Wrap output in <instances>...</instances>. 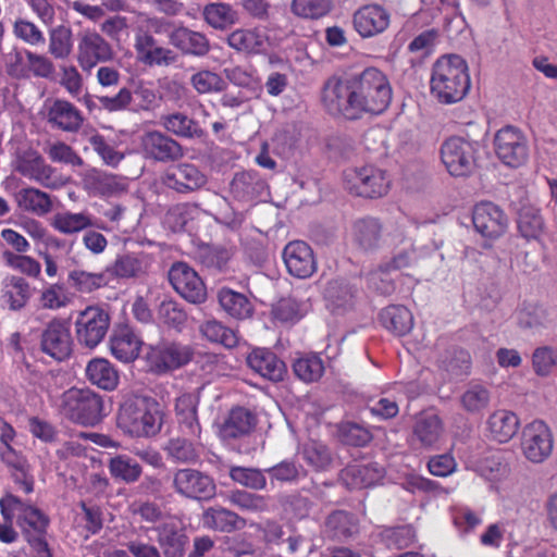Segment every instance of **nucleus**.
Listing matches in <instances>:
<instances>
[{
	"mask_svg": "<svg viewBox=\"0 0 557 557\" xmlns=\"http://www.w3.org/2000/svg\"><path fill=\"white\" fill-rule=\"evenodd\" d=\"M392 100L387 77L375 67H367L350 77V120L362 113L381 114Z\"/></svg>",
	"mask_w": 557,
	"mask_h": 557,
	"instance_id": "1",
	"label": "nucleus"
},
{
	"mask_svg": "<svg viewBox=\"0 0 557 557\" xmlns=\"http://www.w3.org/2000/svg\"><path fill=\"white\" fill-rule=\"evenodd\" d=\"M1 513L4 521L12 522L16 518L23 536L40 557H52L46 534L49 518L39 508L23 503L14 495H7L0 499Z\"/></svg>",
	"mask_w": 557,
	"mask_h": 557,
	"instance_id": "2",
	"label": "nucleus"
},
{
	"mask_svg": "<svg viewBox=\"0 0 557 557\" xmlns=\"http://www.w3.org/2000/svg\"><path fill=\"white\" fill-rule=\"evenodd\" d=\"M431 92L442 103H455L470 89L467 62L453 54L440 58L432 69Z\"/></svg>",
	"mask_w": 557,
	"mask_h": 557,
	"instance_id": "3",
	"label": "nucleus"
},
{
	"mask_svg": "<svg viewBox=\"0 0 557 557\" xmlns=\"http://www.w3.org/2000/svg\"><path fill=\"white\" fill-rule=\"evenodd\" d=\"M164 412L153 398L135 396L123 403L117 414V426L134 437H149L161 431Z\"/></svg>",
	"mask_w": 557,
	"mask_h": 557,
	"instance_id": "4",
	"label": "nucleus"
},
{
	"mask_svg": "<svg viewBox=\"0 0 557 557\" xmlns=\"http://www.w3.org/2000/svg\"><path fill=\"white\" fill-rule=\"evenodd\" d=\"M60 410L72 422L94 426L103 417V401L90 389L70 388L61 396Z\"/></svg>",
	"mask_w": 557,
	"mask_h": 557,
	"instance_id": "5",
	"label": "nucleus"
},
{
	"mask_svg": "<svg viewBox=\"0 0 557 557\" xmlns=\"http://www.w3.org/2000/svg\"><path fill=\"white\" fill-rule=\"evenodd\" d=\"M15 171L48 189H59L67 182L38 151L32 149L16 157Z\"/></svg>",
	"mask_w": 557,
	"mask_h": 557,
	"instance_id": "6",
	"label": "nucleus"
},
{
	"mask_svg": "<svg viewBox=\"0 0 557 557\" xmlns=\"http://www.w3.org/2000/svg\"><path fill=\"white\" fill-rule=\"evenodd\" d=\"M75 59L83 72L89 73L100 63L113 60L111 44L95 29H83L77 34Z\"/></svg>",
	"mask_w": 557,
	"mask_h": 557,
	"instance_id": "7",
	"label": "nucleus"
},
{
	"mask_svg": "<svg viewBox=\"0 0 557 557\" xmlns=\"http://www.w3.org/2000/svg\"><path fill=\"white\" fill-rule=\"evenodd\" d=\"M194 357L189 345L177 342H161L150 346L146 354V363L153 373H166L186 366Z\"/></svg>",
	"mask_w": 557,
	"mask_h": 557,
	"instance_id": "8",
	"label": "nucleus"
},
{
	"mask_svg": "<svg viewBox=\"0 0 557 557\" xmlns=\"http://www.w3.org/2000/svg\"><path fill=\"white\" fill-rule=\"evenodd\" d=\"M441 159L451 176H469L475 168L474 145L462 137L451 136L442 144Z\"/></svg>",
	"mask_w": 557,
	"mask_h": 557,
	"instance_id": "9",
	"label": "nucleus"
},
{
	"mask_svg": "<svg viewBox=\"0 0 557 557\" xmlns=\"http://www.w3.org/2000/svg\"><path fill=\"white\" fill-rule=\"evenodd\" d=\"M494 148L498 159L510 168L521 166L529 158L528 139L515 126H505L495 134Z\"/></svg>",
	"mask_w": 557,
	"mask_h": 557,
	"instance_id": "10",
	"label": "nucleus"
},
{
	"mask_svg": "<svg viewBox=\"0 0 557 557\" xmlns=\"http://www.w3.org/2000/svg\"><path fill=\"white\" fill-rule=\"evenodd\" d=\"M110 325V317L99 307H87L75 321V332L79 344L94 348L104 338Z\"/></svg>",
	"mask_w": 557,
	"mask_h": 557,
	"instance_id": "11",
	"label": "nucleus"
},
{
	"mask_svg": "<svg viewBox=\"0 0 557 557\" xmlns=\"http://www.w3.org/2000/svg\"><path fill=\"white\" fill-rule=\"evenodd\" d=\"M173 488L183 497L210 499L215 494V483L208 474L191 468L178 469L173 475Z\"/></svg>",
	"mask_w": 557,
	"mask_h": 557,
	"instance_id": "12",
	"label": "nucleus"
},
{
	"mask_svg": "<svg viewBox=\"0 0 557 557\" xmlns=\"http://www.w3.org/2000/svg\"><path fill=\"white\" fill-rule=\"evenodd\" d=\"M169 280L173 288L187 301L201 304L206 300V286L198 273L187 263H174L169 271Z\"/></svg>",
	"mask_w": 557,
	"mask_h": 557,
	"instance_id": "13",
	"label": "nucleus"
},
{
	"mask_svg": "<svg viewBox=\"0 0 557 557\" xmlns=\"http://www.w3.org/2000/svg\"><path fill=\"white\" fill-rule=\"evenodd\" d=\"M472 222L478 233L492 239L500 237L508 227V216L499 206L491 201L474 206Z\"/></svg>",
	"mask_w": 557,
	"mask_h": 557,
	"instance_id": "14",
	"label": "nucleus"
},
{
	"mask_svg": "<svg viewBox=\"0 0 557 557\" xmlns=\"http://www.w3.org/2000/svg\"><path fill=\"white\" fill-rule=\"evenodd\" d=\"M47 122L57 129L76 133L84 123L81 110L64 99H52L45 102Z\"/></svg>",
	"mask_w": 557,
	"mask_h": 557,
	"instance_id": "15",
	"label": "nucleus"
},
{
	"mask_svg": "<svg viewBox=\"0 0 557 557\" xmlns=\"http://www.w3.org/2000/svg\"><path fill=\"white\" fill-rule=\"evenodd\" d=\"M287 272L297 278H308L317 271V261L311 247L302 240H293L283 249Z\"/></svg>",
	"mask_w": 557,
	"mask_h": 557,
	"instance_id": "16",
	"label": "nucleus"
},
{
	"mask_svg": "<svg viewBox=\"0 0 557 557\" xmlns=\"http://www.w3.org/2000/svg\"><path fill=\"white\" fill-rule=\"evenodd\" d=\"M40 347L45 354L58 361L69 358L73 349V339L65 323L60 320L51 321L42 331Z\"/></svg>",
	"mask_w": 557,
	"mask_h": 557,
	"instance_id": "17",
	"label": "nucleus"
},
{
	"mask_svg": "<svg viewBox=\"0 0 557 557\" xmlns=\"http://www.w3.org/2000/svg\"><path fill=\"white\" fill-rule=\"evenodd\" d=\"M522 449L532 462H542L552 453L553 438L549 429L541 421L527 425L522 432Z\"/></svg>",
	"mask_w": 557,
	"mask_h": 557,
	"instance_id": "18",
	"label": "nucleus"
},
{
	"mask_svg": "<svg viewBox=\"0 0 557 557\" xmlns=\"http://www.w3.org/2000/svg\"><path fill=\"white\" fill-rule=\"evenodd\" d=\"M162 183L170 189L187 194L195 191L207 183L206 175L191 163L173 165L162 175Z\"/></svg>",
	"mask_w": 557,
	"mask_h": 557,
	"instance_id": "19",
	"label": "nucleus"
},
{
	"mask_svg": "<svg viewBox=\"0 0 557 557\" xmlns=\"http://www.w3.org/2000/svg\"><path fill=\"white\" fill-rule=\"evenodd\" d=\"M389 181L385 173L374 166H364L355 171L350 177V193L366 198H376L385 195Z\"/></svg>",
	"mask_w": 557,
	"mask_h": 557,
	"instance_id": "20",
	"label": "nucleus"
},
{
	"mask_svg": "<svg viewBox=\"0 0 557 557\" xmlns=\"http://www.w3.org/2000/svg\"><path fill=\"white\" fill-rule=\"evenodd\" d=\"M164 557H184L189 537L178 521H165L154 528Z\"/></svg>",
	"mask_w": 557,
	"mask_h": 557,
	"instance_id": "21",
	"label": "nucleus"
},
{
	"mask_svg": "<svg viewBox=\"0 0 557 557\" xmlns=\"http://www.w3.org/2000/svg\"><path fill=\"white\" fill-rule=\"evenodd\" d=\"M199 404L198 392H184L175 399V416L181 432L188 437H199L201 428L198 421L197 407Z\"/></svg>",
	"mask_w": 557,
	"mask_h": 557,
	"instance_id": "22",
	"label": "nucleus"
},
{
	"mask_svg": "<svg viewBox=\"0 0 557 557\" xmlns=\"http://www.w3.org/2000/svg\"><path fill=\"white\" fill-rule=\"evenodd\" d=\"M248 367L260 376L278 382L286 373L285 363L269 349L256 348L247 356Z\"/></svg>",
	"mask_w": 557,
	"mask_h": 557,
	"instance_id": "23",
	"label": "nucleus"
},
{
	"mask_svg": "<svg viewBox=\"0 0 557 557\" xmlns=\"http://www.w3.org/2000/svg\"><path fill=\"white\" fill-rule=\"evenodd\" d=\"M389 14L380 5H364L354 14V26L361 37H372L384 32Z\"/></svg>",
	"mask_w": 557,
	"mask_h": 557,
	"instance_id": "24",
	"label": "nucleus"
},
{
	"mask_svg": "<svg viewBox=\"0 0 557 557\" xmlns=\"http://www.w3.org/2000/svg\"><path fill=\"white\" fill-rule=\"evenodd\" d=\"M145 151L153 159L162 162L172 161L183 156L181 145L161 132H149L143 137Z\"/></svg>",
	"mask_w": 557,
	"mask_h": 557,
	"instance_id": "25",
	"label": "nucleus"
},
{
	"mask_svg": "<svg viewBox=\"0 0 557 557\" xmlns=\"http://www.w3.org/2000/svg\"><path fill=\"white\" fill-rule=\"evenodd\" d=\"M140 347L141 341L128 325H120L113 331L110 349L120 361H134L139 355Z\"/></svg>",
	"mask_w": 557,
	"mask_h": 557,
	"instance_id": "26",
	"label": "nucleus"
},
{
	"mask_svg": "<svg viewBox=\"0 0 557 557\" xmlns=\"http://www.w3.org/2000/svg\"><path fill=\"white\" fill-rule=\"evenodd\" d=\"M310 308L309 298L293 294L281 298L272 307L271 312L273 319L282 325H294L309 312Z\"/></svg>",
	"mask_w": 557,
	"mask_h": 557,
	"instance_id": "27",
	"label": "nucleus"
},
{
	"mask_svg": "<svg viewBox=\"0 0 557 557\" xmlns=\"http://www.w3.org/2000/svg\"><path fill=\"white\" fill-rule=\"evenodd\" d=\"M322 101L326 111L334 115H344L348 109V78L334 75L327 79L323 89Z\"/></svg>",
	"mask_w": 557,
	"mask_h": 557,
	"instance_id": "28",
	"label": "nucleus"
},
{
	"mask_svg": "<svg viewBox=\"0 0 557 557\" xmlns=\"http://www.w3.org/2000/svg\"><path fill=\"white\" fill-rule=\"evenodd\" d=\"M32 297L30 284L23 277L7 274L1 281V298L12 311L23 309Z\"/></svg>",
	"mask_w": 557,
	"mask_h": 557,
	"instance_id": "29",
	"label": "nucleus"
},
{
	"mask_svg": "<svg viewBox=\"0 0 557 557\" xmlns=\"http://www.w3.org/2000/svg\"><path fill=\"white\" fill-rule=\"evenodd\" d=\"M169 41L183 53L197 57L206 55L210 50L207 37L186 27L169 28Z\"/></svg>",
	"mask_w": 557,
	"mask_h": 557,
	"instance_id": "30",
	"label": "nucleus"
},
{
	"mask_svg": "<svg viewBox=\"0 0 557 557\" xmlns=\"http://www.w3.org/2000/svg\"><path fill=\"white\" fill-rule=\"evenodd\" d=\"M230 190L234 198L249 201L263 195L267 183L256 171H242L234 175Z\"/></svg>",
	"mask_w": 557,
	"mask_h": 557,
	"instance_id": "31",
	"label": "nucleus"
},
{
	"mask_svg": "<svg viewBox=\"0 0 557 557\" xmlns=\"http://www.w3.org/2000/svg\"><path fill=\"white\" fill-rule=\"evenodd\" d=\"M150 265L151 258L147 253H125L119 256L108 271L119 278L140 277L148 273Z\"/></svg>",
	"mask_w": 557,
	"mask_h": 557,
	"instance_id": "32",
	"label": "nucleus"
},
{
	"mask_svg": "<svg viewBox=\"0 0 557 557\" xmlns=\"http://www.w3.org/2000/svg\"><path fill=\"white\" fill-rule=\"evenodd\" d=\"M444 426L441 418L435 413H421L412 428L413 440L424 448L434 447L441 440Z\"/></svg>",
	"mask_w": 557,
	"mask_h": 557,
	"instance_id": "33",
	"label": "nucleus"
},
{
	"mask_svg": "<svg viewBox=\"0 0 557 557\" xmlns=\"http://www.w3.org/2000/svg\"><path fill=\"white\" fill-rule=\"evenodd\" d=\"M202 524L207 529L231 533L244 529L246 520L226 508L210 507L202 513Z\"/></svg>",
	"mask_w": 557,
	"mask_h": 557,
	"instance_id": "34",
	"label": "nucleus"
},
{
	"mask_svg": "<svg viewBox=\"0 0 557 557\" xmlns=\"http://www.w3.org/2000/svg\"><path fill=\"white\" fill-rule=\"evenodd\" d=\"M169 22L154 17L146 21V28L144 26H139L136 29L134 48L139 61L143 62L146 59V55H148V53L158 46L152 33H166L169 35Z\"/></svg>",
	"mask_w": 557,
	"mask_h": 557,
	"instance_id": "35",
	"label": "nucleus"
},
{
	"mask_svg": "<svg viewBox=\"0 0 557 557\" xmlns=\"http://www.w3.org/2000/svg\"><path fill=\"white\" fill-rule=\"evenodd\" d=\"M51 226L60 234L74 235L97 226V224L91 214L87 211H62L52 216Z\"/></svg>",
	"mask_w": 557,
	"mask_h": 557,
	"instance_id": "36",
	"label": "nucleus"
},
{
	"mask_svg": "<svg viewBox=\"0 0 557 557\" xmlns=\"http://www.w3.org/2000/svg\"><path fill=\"white\" fill-rule=\"evenodd\" d=\"M267 42L268 36L259 28H239L227 36L228 46L240 52L260 53Z\"/></svg>",
	"mask_w": 557,
	"mask_h": 557,
	"instance_id": "37",
	"label": "nucleus"
},
{
	"mask_svg": "<svg viewBox=\"0 0 557 557\" xmlns=\"http://www.w3.org/2000/svg\"><path fill=\"white\" fill-rule=\"evenodd\" d=\"M14 198L20 209L37 216H44L52 210L50 195L35 187L20 189Z\"/></svg>",
	"mask_w": 557,
	"mask_h": 557,
	"instance_id": "38",
	"label": "nucleus"
},
{
	"mask_svg": "<svg viewBox=\"0 0 557 557\" xmlns=\"http://www.w3.org/2000/svg\"><path fill=\"white\" fill-rule=\"evenodd\" d=\"M89 382L101 389L113 391L119 384V373L109 360L95 358L86 367Z\"/></svg>",
	"mask_w": 557,
	"mask_h": 557,
	"instance_id": "39",
	"label": "nucleus"
},
{
	"mask_svg": "<svg viewBox=\"0 0 557 557\" xmlns=\"http://www.w3.org/2000/svg\"><path fill=\"white\" fill-rule=\"evenodd\" d=\"M255 414L243 407L231 410L227 419L221 428L223 438H237L247 435L256 425Z\"/></svg>",
	"mask_w": 557,
	"mask_h": 557,
	"instance_id": "40",
	"label": "nucleus"
},
{
	"mask_svg": "<svg viewBox=\"0 0 557 557\" xmlns=\"http://www.w3.org/2000/svg\"><path fill=\"white\" fill-rule=\"evenodd\" d=\"M218 300L221 308L235 319L250 318L253 312V306L247 296L231 288H221L218 293Z\"/></svg>",
	"mask_w": 557,
	"mask_h": 557,
	"instance_id": "41",
	"label": "nucleus"
},
{
	"mask_svg": "<svg viewBox=\"0 0 557 557\" xmlns=\"http://www.w3.org/2000/svg\"><path fill=\"white\" fill-rule=\"evenodd\" d=\"M381 324L397 336L406 335L413 325L411 312L404 306H388L379 315Z\"/></svg>",
	"mask_w": 557,
	"mask_h": 557,
	"instance_id": "42",
	"label": "nucleus"
},
{
	"mask_svg": "<svg viewBox=\"0 0 557 557\" xmlns=\"http://www.w3.org/2000/svg\"><path fill=\"white\" fill-rule=\"evenodd\" d=\"M492 436L499 443H506L517 433L519 419L516 413L508 410H497L487 420Z\"/></svg>",
	"mask_w": 557,
	"mask_h": 557,
	"instance_id": "43",
	"label": "nucleus"
},
{
	"mask_svg": "<svg viewBox=\"0 0 557 557\" xmlns=\"http://www.w3.org/2000/svg\"><path fill=\"white\" fill-rule=\"evenodd\" d=\"M382 225L377 219L363 218L354 224V240L362 250L377 247L381 239Z\"/></svg>",
	"mask_w": 557,
	"mask_h": 557,
	"instance_id": "44",
	"label": "nucleus"
},
{
	"mask_svg": "<svg viewBox=\"0 0 557 557\" xmlns=\"http://www.w3.org/2000/svg\"><path fill=\"white\" fill-rule=\"evenodd\" d=\"M324 370L323 360L317 354L299 355L293 362L295 375L305 383L319 381Z\"/></svg>",
	"mask_w": 557,
	"mask_h": 557,
	"instance_id": "45",
	"label": "nucleus"
},
{
	"mask_svg": "<svg viewBox=\"0 0 557 557\" xmlns=\"http://www.w3.org/2000/svg\"><path fill=\"white\" fill-rule=\"evenodd\" d=\"M48 52L57 60H66L73 51V32L66 25H58L49 30Z\"/></svg>",
	"mask_w": 557,
	"mask_h": 557,
	"instance_id": "46",
	"label": "nucleus"
},
{
	"mask_svg": "<svg viewBox=\"0 0 557 557\" xmlns=\"http://www.w3.org/2000/svg\"><path fill=\"white\" fill-rule=\"evenodd\" d=\"M160 122L168 132L178 137L194 138L202 135L197 122L181 112L162 115Z\"/></svg>",
	"mask_w": 557,
	"mask_h": 557,
	"instance_id": "47",
	"label": "nucleus"
},
{
	"mask_svg": "<svg viewBox=\"0 0 557 557\" xmlns=\"http://www.w3.org/2000/svg\"><path fill=\"white\" fill-rule=\"evenodd\" d=\"M67 281L71 287L82 294H90L108 284L104 272H89L82 269L72 270Z\"/></svg>",
	"mask_w": 557,
	"mask_h": 557,
	"instance_id": "48",
	"label": "nucleus"
},
{
	"mask_svg": "<svg viewBox=\"0 0 557 557\" xmlns=\"http://www.w3.org/2000/svg\"><path fill=\"white\" fill-rule=\"evenodd\" d=\"M518 228L527 239H540L544 233V221L536 208L525 206L519 211Z\"/></svg>",
	"mask_w": 557,
	"mask_h": 557,
	"instance_id": "49",
	"label": "nucleus"
},
{
	"mask_svg": "<svg viewBox=\"0 0 557 557\" xmlns=\"http://www.w3.org/2000/svg\"><path fill=\"white\" fill-rule=\"evenodd\" d=\"M228 499L233 506H236L243 511L261 513L270 509L269 496L253 494L243 490L233 491Z\"/></svg>",
	"mask_w": 557,
	"mask_h": 557,
	"instance_id": "50",
	"label": "nucleus"
},
{
	"mask_svg": "<svg viewBox=\"0 0 557 557\" xmlns=\"http://www.w3.org/2000/svg\"><path fill=\"white\" fill-rule=\"evenodd\" d=\"M108 468L114 479L125 483H134L141 475L140 465L126 455H117L111 458Z\"/></svg>",
	"mask_w": 557,
	"mask_h": 557,
	"instance_id": "51",
	"label": "nucleus"
},
{
	"mask_svg": "<svg viewBox=\"0 0 557 557\" xmlns=\"http://www.w3.org/2000/svg\"><path fill=\"white\" fill-rule=\"evenodd\" d=\"M205 21L216 29H223L238 20L236 11L227 3H210L203 9Z\"/></svg>",
	"mask_w": 557,
	"mask_h": 557,
	"instance_id": "52",
	"label": "nucleus"
},
{
	"mask_svg": "<svg viewBox=\"0 0 557 557\" xmlns=\"http://www.w3.org/2000/svg\"><path fill=\"white\" fill-rule=\"evenodd\" d=\"M199 214V208L193 203H178L171 207L164 215V224L173 232H181L187 223Z\"/></svg>",
	"mask_w": 557,
	"mask_h": 557,
	"instance_id": "53",
	"label": "nucleus"
},
{
	"mask_svg": "<svg viewBox=\"0 0 557 557\" xmlns=\"http://www.w3.org/2000/svg\"><path fill=\"white\" fill-rule=\"evenodd\" d=\"M2 259L7 267L21 272L29 277L37 278L41 273L40 263L26 253H15L12 250H4Z\"/></svg>",
	"mask_w": 557,
	"mask_h": 557,
	"instance_id": "54",
	"label": "nucleus"
},
{
	"mask_svg": "<svg viewBox=\"0 0 557 557\" xmlns=\"http://www.w3.org/2000/svg\"><path fill=\"white\" fill-rule=\"evenodd\" d=\"M228 474L235 483L247 488L264 490L267 487L264 470L232 466L230 468Z\"/></svg>",
	"mask_w": 557,
	"mask_h": 557,
	"instance_id": "55",
	"label": "nucleus"
},
{
	"mask_svg": "<svg viewBox=\"0 0 557 557\" xmlns=\"http://www.w3.org/2000/svg\"><path fill=\"white\" fill-rule=\"evenodd\" d=\"M460 401L467 412L479 413L488 407L491 393L485 386L473 384L465 391Z\"/></svg>",
	"mask_w": 557,
	"mask_h": 557,
	"instance_id": "56",
	"label": "nucleus"
},
{
	"mask_svg": "<svg viewBox=\"0 0 557 557\" xmlns=\"http://www.w3.org/2000/svg\"><path fill=\"white\" fill-rule=\"evenodd\" d=\"M200 332L208 341L219 343L226 348H233L238 343V337L235 331L224 326L215 320L205 322L200 326Z\"/></svg>",
	"mask_w": 557,
	"mask_h": 557,
	"instance_id": "57",
	"label": "nucleus"
},
{
	"mask_svg": "<svg viewBox=\"0 0 557 557\" xmlns=\"http://www.w3.org/2000/svg\"><path fill=\"white\" fill-rule=\"evenodd\" d=\"M92 186L98 195L111 197L126 191L127 181L115 174L96 173L92 177Z\"/></svg>",
	"mask_w": 557,
	"mask_h": 557,
	"instance_id": "58",
	"label": "nucleus"
},
{
	"mask_svg": "<svg viewBox=\"0 0 557 557\" xmlns=\"http://www.w3.org/2000/svg\"><path fill=\"white\" fill-rule=\"evenodd\" d=\"M292 12L302 18L318 20L332 9L331 0H293Z\"/></svg>",
	"mask_w": 557,
	"mask_h": 557,
	"instance_id": "59",
	"label": "nucleus"
},
{
	"mask_svg": "<svg viewBox=\"0 0 557 557\" xmlns=\"http://www.w3.org/2000/svg\"><path fill=\"white\" fill-rule=\"evenodd\" d=\"M190 85L200 95L220 92L225 87L221 75L210 70H200L190 76Z\"/></svg>",
	"mask_w": 557,
	"mask_h": 557,
	"instance_id": "60",
	"label": "nucleus"
},
{
	"mask_svg": "<svg viewBox=\"0 0 557 557\" xmlns=\"http://www.w3.org/2000/svg\"><path fill=\"white\" fill-rule=\"evenodd\" d=\"M157 315L161 323L177 331H181L187 321L186 312L172 299L161 301Z\"/></svg>",
	"mask_w": 557,
	"mask_h": 557,
	"instance_id": "61",
	"label": "nucleus"
},
{
	"mask_svg": "<svg viewBox=\"0 0 557 557\" xmlns=\"http://www.w3.org/2000/svg\"><path fill=\"white\" fill-rule=\"evenodd\" d=\"M197 437H176L169 441L165 450L168 455L178 462H194L198 458V453L194 444Z\"/></svg>",
	"mask_w": 557,
	"mask_h": 557,
	"instance_id": "62",
	"label": "nucleus"
},
{
	"mask_svg": "<svg viewBox=\"0 0 557 557\" xmlns=\"http://www.w3.org/2000/svg\"><path fill=\"white\" fill-rule=\"evenodd\" d=\"M347 285L345 280H332L327 283L324 296L327 302V308L333 313H345L347 302Z\"/></svg>",
	"mask_w": 557,
	"mask_h": 557,
	"instance_id": "63",
	"label": "nucleus"
},
{
	"mask_svg": "<svg viewBox=\"0 0 557 557\" xmlns=\"http://www.w3.org/2000/svg\"><path fill=\"white\" fill-rule=\"evenodd\" d=\"M91 149L101 158L104 164L109 166H117L124 156L115 150L106 138L99 133H94L87 138Z\"/></svg>",
	"mask_w": 557,
	"mask_h": 557,
	"instance_id": "64",
	"label": "nucleus"
}]
</instances>
